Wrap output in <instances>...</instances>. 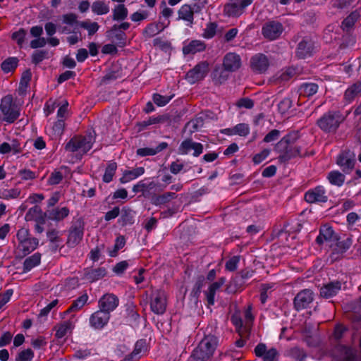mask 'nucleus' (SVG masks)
Wrapping results in <instances>:
<instances>
[{"instance_id": "0eeeda50", "label": "nucleus", "mask_w": 361, "mask_h": 361, "mask_svg": "<svg viewBox=\"0 0 361 361\" xmlns=\"http://www.w3.org/2000/svg\"><path fill=\"white\" fill-rule=\"evenodd\" d=\"M360 17V13L357 11H353L345 18L342 23V29L346 32V35L343 36L342 43L340 44V48L348 47L355 44V39L352 34L353 30L354 25L357 22Z\"/></svg>"}, {"instance_id": "bb28decb", "label": "nucleus", "mask_w": 361, "mask_h": 361, "mask_svg": "<svg viewBox=\"0 0 361 361\" xmlns=\"http://www.w3.org/2000/svg\"><path fill=\"white\" fill-rule=\"evenodd\" d=\"M250 132V128L249 125L244 123H238L232 128H227L221 130V133L226 135H239L240 137H246L249 135Z\"/></svg>"}, {"instance_id": "7ed1b4c3", "label": "nucleus", "mask_w": 361, "mask_h": 361, "mask_svg": "<svg viewBox=\"0 0 361 361\" xmlns=\"http://www.w3.org/2000/svg\"><path fill=\"white\" fill-rule=\"evenodd\" d=\"M217 344L216 336H205L193 350L190 358L194 361H208L213 356Z\"/></svg>"}, {"instance_id": "2f4dec72", "label": "nucleus", "mask_w": 361, "mask_h": 361, "mask_svg": "<svg viewBox=\"0 0 361 361\" xmlns=\"http://www.w3.org/2000/svg\"><path fill=\"white\" fill-rule=\"evenodd\" d=\"M73 328V322L71 320L65 321L55 326V336L57 338H63L71 334Z\"/></svg>"}, {"instance_id": "0e129e2a", "label": "nucleus", "mask_w": 361, "mask_h": 361, "mask_svg": "<svg viewBox=\"0 0 361 361\" xmlns=\"http://www.w3.org/2000/svg\"><path fill=\"white\" fill-rule=\"evenodd\" d=\"M62 173L59 171H54L51 173L48 179V183L49 185H57L62 180Z\"/></svg>"}, {"instance_id": "dca6fc26", "label": "nucleus", "mask_w": 361, "mask_h": 361, "mask_svg": "<svg viewBox=\"0 0 361 361\" xmlns=\"http://www.w3.org/2000/svg\"><path fill=\"white\" fill-rule=\"evenodd\" d=\"M191 151H193L194 157H199L203 152L202 144L194 142L192 139H186L180 143L178 147V153L182 155L188 154Z\"/></svg>"}, {"instance_id": "680f3d73", "label": "nucleus", "mask_w": 361, "mask_h": 361, "mask_svg": "<svg viewBox=\"0 0 361 361\" xmlns=\"http://www.w3.org/2000/svg\"><path fill=\"white\" fill-rule=\"evenodd\" d=\"M18 175L23 180H33L37 178L35 172L30 169H22L18 171Z\"/></svg>"}, {"instance_id": "f257e3e1", "label": "nucleus", "mask_w": 361, "mask_h": 361, "mask_svg": "<svg viewBox=\"0 0 361 361\" xmlns=\"http://www.w3.org/2000/svg\"><path fill=\"white\" fill-rule=\"evenodd\" d=\"M309 142L301 139L299 131L293 130L283 136L274 146V151L279 154V161L285 163L289 160L307 154Z\"/></svg>"}, {"instance_id": "58836bf2", "label": "nucleus", "mask_w": 361, "mask_h": 361, "mask_svg": "<svg viewBox=\"0 0 361 361\" xmlns=\"http://www.w3.org/2000/svg\"><path fill=\"white\" fill-rule=\"evenodd\" d=\"M113 20L121 21L125 20L128 16V9L124 4H118L113 9Z\"/></svg>"}, {"instance_id": "412c9836", "label": "nucleus", "mask_w": 361, "mask_h": 361, "mask_svg": "<svg viewBox=\"0 0 361 361\" xmlns=\"http://www.w3.org/2000/svg\"><path fill=\"white\" fill-rule=\"evenodd\" d=\"M111 315L101 310L92 313L89 319L90 325L94 329H103L109 322Z\"/></svg>"}, {"instance_id": "20e7f679", "label": "nucleus", "mask_w": 361, "mask_h": 361, "mask_svg": "<svg viewBox=\"0 0 361 361\" xmlns=\"http://www.w3.org/2000/svg\"><path fill=\"white\" fill-rule=\"evenodd\" d=\"M17 252L20 257H25L34 251L39 245V240L32 237L27 228H20L16 233Z\"/></svg>"}, {"instance_id": "774afa93", "label": "nucleus", "mask_w": 361, "mask_h": 361, "mask_svg": "<svg viewBox=\"0 0 361 361\" xmlns=\"http://www.w3.org/2000/svg\"><path fill=\"white\" fill-rule=\"evenodd\" d=\"M59 303V300L57 299L52 300L51 302L47 305L43 309L41 310L39 316L41 317H46L49 314L50 311L55 307Z\"/></svg>"}, {"instance_id": "c9c22d12", "label": "nucleus", "mask_w": 361, "mask_h": 361, "mask_svg": "<svg viewBox=\"0 0 361 361\" xmlns=\"http://www.w3.org/2000/svg\"><path fill=\"white\" fill-rule=\"evenodd\" d=\"M338 290V282H331L324 286L320 290L321 296L329 298L336 295Z\"/></svg>"}, {"instance_id": "5fc2aeb1", "label": "nucleus", "mask_w": 361, "mask_h": 361, "mask_svg": "<svg viewBox=\"0 0 361 361\" xmlns=\"http://www.w3.org/2000/svg\"><path fill=\"white\" fill-rule=\"evenodd\" d=\"M271 153V149H264L260 152L256 154L252 157V161L255 164H259L265 160Z\"/></svg>"}, {"instance_id": "69168bd1", "label": "nucleus", "mask_w": 361, "mask_h": 361, "mask_svg": "<svg viewBox=\"0 0 361 361\" xmlns=\"http://www.w3.org/2000/svg\"><path fill=\"white\" fill-rule=\"evenodd\" d=\"M281 132L279 130L273 129L267 133L263 139V142L266 143L271 142L279 139Z\"/></svg>"}, {"instance_id": "6e6d98bb", "label": "nucleus", "mask_w": 361, "mask_h": 361, "mask_svg": "<svg viewBox=\"0 0 361 361\" xmlns=\"http://www.w3.org/2000/svg\"><path fill=\"white\" fill-rule=\"evenodd\" d=\"M334 25H328L326 27V28L325 29L324 38L326 39V42L337 39V38L338 37V34L337 31L334 32Z\"/></svg>"}, {"instance_id": "c85d7f7f", "label": "nucleus", "mask_w": 361, "mask_h": 361, "mask_svg": "<svg viewBox=\"0 0 361 361\" xmlns=\"http://www.w3.org/2000/svg\"><path fill=\"white\" fill-rule=\"evenodd\" d=\"M205 48L206 44L203 41L195 39L184 44L183 47V52L185 55L195 54L197 52L203 51Z\"/></svg>"}, {"instance_id": "bf43d9fd", "label": "nucleus", "mask_w": 361, "mask_h": 361, "mask_svg": "<svg viewBox=\"0 0 361 361\" xmlns=\"http://www.w3.org/2000/svg\"><path fill=\"white\" fill-rule=\"evenodd\" d=\"M161 30L158 24L152 23L146 27L144 32L147 37H152L159 33Z\"/></svg>"}, {"instance_id": "1a4fd4ad", "label": "nucleus", "mask_w": 361, "mask_h": 361, "mask_svg": "<svg viewBox=\"0 0 361 361\" xmlns=\"http://www.w3.org/2000/svg\"><path fill=\"white\" fill-rule=\"evenodd\" d=\"M318 126L324 132L333 133L338 127V114L336 111L325 114L317 121Z\"/></svg>"}, {"instance_id": "f3484780", "label": "nucleus", "mask_w": 361, "mask_h": 361, "mask_svg": "<svg viewBox=\"0 0 361 361\" xmlns=\"http://www.w3.org/2000/svg\"><path fill=\"white\" fill-rule=\"evenodd\" d=\"M314 300V293L310 289L300 291L294 298V306L297 310L307 308Z\"/></svg>"}, {"instance_id": "603ef678", "label": "nucleus", "mask_w": 361, "mask_h": 361, "mask_svg": "<svg viewBox=\"0 0 361 361\" xmlns=\"http://www.w3.org/2000/svg\"><path fill=\"white\" fill-rule=\"evenodd\" d=\"M173 95L171 96H163L159 94L155 93L152 96L154 102L158 106H164L166 105L173 98Z\"/></svg>"}, {"instance_id": "ddd939ff", "label": "nucleus", "mask_w": 361, "mask_h": 361, "mask_svg": "<svg viewBox=\"0 0 361 361\" xmlns=\"http://www.w3.org/2000/svg\"><path fill=\"white\" fill-rule=\"evenodd\" d=\"M305 200L310 204L324 203L327 202L328 196L326 190L322 185L308 190L305 193Z\"/></svg>"}, {"instance_id": "37998d69", "label": "nucleus", "mask_w": 361, "mask_h": 361, "mask_svg": "<svg viewBox=\"0 0 361 361\" xmlns=\"http://www.w3.org/2000/svg\"><path fill=\"white\" fill-rule=\"evenodd\" d=\"M126 245V239L123 235L116 238L115 244L112 248H109L108 254L111 257L117 256L118 251Z\"/></svg>"}, {"instance_id": "7c9ffc66", "label": "nucleus", "mask_w": 361, "mask_h": 361, "mask_svg": "<svg viewBox=\"0 0 361 361\" xmlns=\"http://www.w3.org/2000/svg\"><path fill=\"white\" fill-rule=\"evenodd\" d=\"M224 283L225 279L221 278L219 281L212 283L205 291V295L209 305H213L214 304L216 293Z\"/></svg>"}, {"instance_id": "6e6552de", "label": "nucleus", "mask_w": 361, "mask_h": 361, "mask_svg": "<svg viewBox=\"0 0 361 361\" xmlns=\"http://www.w3.org/2000/svg\"><path fill=\"white\" fill-rule=\"evenodd\" d=\"M202 8L198 4L182 5L178 11V20H182L188 27L194 23V14L200 12Z\"/></svg>"}, {"instance_id": "3c124183", "label": "nucleus", "mask_w": 361, "mask_h": 361, "mask_svg": "<svg viewBox=\"0 0 361 361\" xmlns=\"http://www.w3.org/2000/svg\"><path fill=\"white\" fill-rule=\"evenodd\" d=\"M26 31L23 28L19 29L18 31L12 34V39L16 42L18 47H23L26 37Z\"/></svg>"}, {"instance_id": "864d4df0", "label": "nucleus", "mask_w": 361, "mask_h": 361, "mask_svg": "<svg viewBox=\"0 0 361 361\" xmlns=\"http://www.w3.org/2000/svg\"><path fill=\"white\" fill-rule=\"evenodd\" d=\"M33 357V351L28 348L19 352L16 357V361H32Z\"/></svg>"}, {"instance_id": "a19ab883", "label": "nucleus", "mask_w": 361, "mask_h": 361, "mask_svg": "<svg viewBox=\"0 0 361 361\" xmlns=\"http://www.w3.org/2000/svg\"><path fill=\"white\" fill-rule=\"evenodd\" d=\"M224 13L232 17L239 16L242 14L243 10L237 3H229L224 6Z\"/></svg>"}, {"instance_id": "4be33fe9", "label": "nucleus", "mask_w": 361, "mask_h": 361, "mask_svg": "<svg viewBox=\"0 0 361 361\" xmlns=\"http://www.w3.org/2000/svg\"><path fill=\"white\" fill-rule=\"evenodd\" d=\"M65 121L63 119H58L56 121L50 123L45 128L47 135L53 140H60L63 134Z\"/></svg>"}, {"instance_id": "c03bdc74", "label": "nucleus", "mask_w": 361, "mask_h": 361, "mask_svg": "<svg viewBox=\"0 0 361 361\" xmlns=\"http://www.w3.org/2000/svg\"><path fill=\"white\" fill-rule=\"evenodd\" d=\"M21 190L18 188L4 189L0 192V197L4 200L16 199L19 197Z\"/></svg>"}, {"instance_id": "2eb2a0df", "label": "nucleus", "mask_w": 361, "mask_h": 361, "mask_svg": "<svg viewBox=\"0 0 361 361\" xmlns=\"http://www.w3.org/2000/svg\"><path fill=\"white\" fill-rule=\"evenodd\" d=\"M119 305L118 298L113 293L102 295L98 301L99 309L109 314L114 311Z\"/></svg>"}, {"instance_id": "e433bc0d", "label": "nucleus", "mask_w": 361, "mask_h": 361, "mask_svg": "<svg viewBox=\"0 0 361 361\" xmlns=\"http://www.w3.org/2000/svg\"><path fill=\"white\" fill-rule=\"evenodd\" d=\"M88 295L85 293L75 300L70 307L64 312L68 314L69 312H78L81 310L88 300Z\"/></svg>"}, {"instance_id": "49530a36", "label": "nucleus", "mask_w": 361, "mask_h": 361, "mask_svg": "<svg viewBox=\"0 0 361 361\" xmlns=\"http://www.w3.org/2000/svg\"><path fill=\"white\" fill-rule=\"evenodd\" d=\"M79 27L87 30L88 35L90 36L95 34L99 28V25H98L97 23L91 22L88 20H85V21H81L79 23Z\"/></svg>"}, {"instance_id": "a18cd8bd", "label": "nucleus", "mask_w": 361, "mask_h": 361, "mask_svg": "<svg viewBox=\"0 0 361 361\" xmlns=\"http://www.w3.org/2000/svg\"><path fill=\"white\" fill-rule=\"evenodd\" d=\"M318 91V85L315 83H303L300 88L301 94H304L307 97H311L316 94Z\"/></svg>"}, {"instance_id": "c756f323", "label": "nucleus", "mask_w": 361, "mask_h": 361, "mask_svg": "<svg viewBox=\"0 0 361 361\" xmlns=\"http://www.w3.org/2000/svg\"><path fill=\"white\" fill-rule=\"evenodd\" d=\"M144 167H137L131 170H125L122 176L120 178V182L123 184L129 183L145 173Z\"/></svg>"}, {"instance_id": "f8f14e48", "label": "nucleus", "mask_w": 361, "mask_h": 361, "mask_svg": "<svg viewBox=\"0 0 361 361\" xmlns=\"http://www.w3.org/2000/svg\"><path fill=\"white\" fill-rule=\"evenodd\" d=\"M316 50L314 42L310 37L303 38L298 44L295 55L298 59H305L311 57Z\"/></svg>"}, {"instance_id": "b1692460", "label": "nucleus", "mask_w": 361, "mask_h": 361, "mask_svg": "<svg viewBox=\"0 0 361 361\" xmlns=\"http://www.w3.org/2000/svg\"><path fill=\"white\" fill-rule=\"evenodd\" d=\"M240 57L235 53L229 52L224 57L223 66L226 71H235L240 67Z\"/></svg>"}, {"instance_id": "052dcab7", "label": "nucleus", "mask_w": 361, "mask_h": 361, "mask_svg": "<svg viewBox=\"0 0 361 361\" xmlns=\"http://www.w3.org/2000/svg\"><path fill=\"white\" fill-rule=\"evenodd\" d=\"M121 221L123 225L131 224L133 223V216L132 211L130 209H123L122 210Z\"/></svg>"}, {"instance_id": "6ab92c4d", "label": "nucleus", "mask_w": 361, "mask_h": 361, "mask_svg": "<svg viewBox=\"0 0 361 361\" xmlns=\"http://www.w3.org/2000/svg\"><path fill=\"white\" fill-rule=\"evenodd\" d=\"M255 354L263 361H278L279 353L274 348L267 349L264 343H259L255 348Z\"/></svg>"}, {"instance_id": "39448f33", "label": "nucleus", "mask_w": 361, "mask_h": 361, "mask_svg": "<svg viewBox=\"0 0 361 361\" xmlns=\"http://www.w3.org/2000/svg\"><path fill=\"white\" fill-rule=\"evenodd\" d=\"M1 119L7 123H14L20 116V108L11 94L3 97L0 102Z\"/></svg>"}, {"instance_id": "9d476101", "label": "nucleus", "mask_w": 361, "mask_h": 361, "mask_svg": "<svg viewBox=\"0 0 361 361\" xmlns=\"http://www.w3.org/2000/svg\"><path fill=\"white\" fill-rule=\"evenodd\" d=\"M150 309L156 314H163L166 309V295L163 290H156L152 293Z\"/></svg>"}, {"instance_id": "09e8293b", "label": "nucleus", "mask_w": 361, "mask_h": 361, "mask_svg": "<svg viewBox=\"0 0 361 361\" xmlns=\"http://www.w3.org/2000/svg\"><path fill=\"white\" fill-rule=\"evenodd\" d=\"M361 92V82L355 83L349 87L345 92V97L348 100H351L356 95Z\"/></svg>"}, {"instance_id": "473e14b6", "label": "nucleus", "mask_w": 361, "mask_h": 361, "mask_svg": "<svg viewBox=\"0 0 361 361\" xmlns=\"http://www.w3.org/2000/svg\"><path fill=\"white\" fill-rule=\"evenodd\" d=\"M70 211L68 207H56L47 211V215L49 219L56 221H60L69 215Z\"/></svg>"}, {"instance_id": "393cba45", "label": "nucleus", "mask_w": 361, "mask_h": 361, "mask_svg": "<svg viewBox=\"0 0 361 361\" xmlns=\"http://www.w3.org/2000/svg\"><path fill=\"white\" fill-rule=\"evenodd\" d=\"M81 21L78 20V16L73 13H68L62 16V23L68 26H64L61 28L62 33L75 32V30L79 27V23Z\"/></svg>"}, {"instance_id": "4c0bfd02", "label": "nucleus", "mask_w": 361, "mask_h": 361, "mask_svg": "<svg viewBox=\"0 0 361 361\" xmlns=\"http://www.w3.org/2000/svg\"><path fill=\"white\" fill-rule=\"evenodd\" d=\"M91 8L94 14L99 16L107 14L110 11L109 4L103 1H96L93 2Z\"/></svg>"}, {"instance_id": "72a5a7b5", "label": "nucleus", "mask_w": 361, "mask_h": 361, "mask_svg": "<svg viewBox=\"0 0 361 361\" xmlns=\"http://www.w3.org/2000/svg\"><path fill=\"white\" fill-rule=\"evenodd\" d=\"M41 254L35 252L32 255L27 257L23 265V273H27L31 271L33 268L39 265L41 262Z\"/></svg>"}, {"instance_id": "a878e982", "label": "nucleus", "mask_w": 361, "mask_h": 361, "mask_svg": "<svg viewBox=\"0 0 361 361\" xmlns=\"http://www.w3.org/2000/svg\"><path fill=\"white\" fill-rule=\"evenodd\" d=\"M338 324L334 326V332L330 337L331 348L325 350V355L334 358V361H338Z\"/></svg>"}, {"instance_id": "9b49d317", "label": "nucleus", "mask_w": 361, "mask_h": 361, "mask_svg": "<svg viewBox=\"0 0 361 361\" xmlns=\"http://www.w3.org/2000/svg\"><path fill=\"white\" fill-rule=\"evenodd\" d=\"M209 64L205 61L197 63L192 69L190 70L185 76V79L190 84L204 79L209 72Z\"/></svg>"}, {"instance_id": "4468645a", "label": "nucleus", "mask_w": 361, "mask_h": 361, "mask_svg": "<svg viewBox=\"0 0 361 361\" xmlns=\"http://www.w3.org/2000/svg\"><path fill=\"white\" fill-rule=\"evenodd\" d=\"M283 31V25L278 21L267 22L262 27L263 36L269 39L274 40L279 38Z\"/></svg>"}, {"instance_id": "aec40b11", "label": "nucleus", "mask_w": 361, "mask_h": 361, "mask_svg": "<svg viewBox=\"0 0 361 361\" xmlns=\"http://www.w3.org/2000/svg\"><path fill=\"white\" fill-rule=\"evenodd\" d=\"M149 350L148 345L145 339H140L136 341L133 352L126 355L125 361H136L147 355Z\"/></svg>"}, {"instance_id": "5701e85b", "label": "nucleus", "mask_w": 361, "mask_h": 361, "mask_svg": "<svg viewBox=\"0 0 361 361\" xmlns=\"http://www.w3.org/2000/svg\"><path fill=\"white\" fill-rule=\"evenodd\" d=\"M250 64L252 69L257 73H264L269 66L268 58L262 54L252 56Z\"/></svg>"}, {"instance_id": "de8ad7c7", "label": "nucleus", "mask_w": 361, "mask_h": 361, "mask_svg": "<svg viewBox=\"0 0 361 361\" xmlns=\"http://www.w3.org/2000/svg\"><path fill=\"white\" fill-rule=\"evenodd\" d=\"M18 65V60L16 58L11 57L6 59L1 63V69L4 73H9L13 71Z\"/></svg>"}, {"instance_id": "e2e57ef3", "label": "nucleus", "mask_w": 361, "mask_h": 361, "mask_svg": "<svg viewBox=\"0 0 361 361\" xmlns=\"http://www.w3.org/2000/svg\"><path fill=\"white\" fill-rule=\"evenodd\" d=\"M13 293V291L12 289H8L4 293L0 295V310H2L4 305L10 301Z\"/></svg>"}, {"instance_id": "338daca9", "label": "nucleus", "mask_w": 361, "mask_h": 361, "mask_svg": "<svg viewBox=\"0 0 361 361\" xmlns=\"http://www.w3.org/2000/svg\"><path fill=\"white\" fill-rule=\"evenodd\" d=\"M117 32L112 36L113 41L115 42L119 47H123L126 44V34L121 31H116Z\"/></svg>"}, {"instance_id": "79ce46f5", "label": "nucleus", "mask_w": 361, "mask_h": 361, "mask_svg": "<svg viewBox=\"0 0 361 361\" xmlns=\"http://www.w3.org/2000/svg\"><path fill=\"white\" fill-rule=\"evenodd\" d=\"M177 197L175 192H168L163 195H158L152 199V203L154 205L159 206L169 202L171 200Z\"/></svg>"}, {"instance_id": "cd10ccee", "label": "nucleus", "mask_w": 361, "mask_h": 361, "mask_svg": "<svg viewBox=\"0 0 361 361\" xmlns=\"http://www.w3.org/2000/svg\"><path fill=\"white\" fill-rule=\"evenodd\" d=\"M106 275V270L104 267L87 268L83 272V279L90 283L97 281Z\"/></svg>"}, {"instance_id": "f03ea898", "label": "nucleus", "mask_w": 361, "mask_h": 361, "mask_svg": "<svg viewBox=\"0 0 361 361\" xmlns=\"http://www.w3.org/2000/svg\"><path fill=\"white\" fill-rule=\"evenodd\" d=\"M95 137L92 133H88L85 135L73 136L66 145V151L75 153L79 159L91 149Z\"/></svg>"}, {"instance_id": "4d7b16f0", "label": "nucleus", "mask_w": 361, "mask_h": 361, "mask_svg": "<svg viewBox=\"0 0 361 361\" xmlns=\"http://www.w3.org/2000/svg\"><path fill=\"white\" fill-rule=\"evenodd\" d=\"M48 51L45 50L35 51L32 55V62L38 64L47 57Z\"/></svg>"}, {"instance_id": "13d9d810", "label": "nucleus", "mask_w": 361, "mask_h": 361, "mask_svg": "<svg viewBox=\"0 0 361 361\" xmlns=\"http://www.w3.org/2000/svg\"><path fill=\"white\" fill-rule=\"evenodd\" d=\"M239 262L240 256H233L226 262L225 268L227 271H233L237 269Z\"/></svg>"}, {"instance_id": "8fccbe9b", "label": "nucleus", "mask_w": 361, "mask_h": 361, "mask_svg": "<svg viewBox=\"0 0 361 361\" xmlns=\"http://www.w3.org/2000/svg\"><path fill=\"white\" fill-rule=\"evenodd\" d=\"M217 25L215 23H209L204 29L202 37L205 39L213 38L216 32Z\"/></svg>"}, {"instance_id": "f704fd0d", "label": "nucleus", "mask_w": 361, "mask_h": 361, "mask_svg": "<svg viewBox=\"0 0 361 361\" xmlns=\"http://www.w3.org/2000/svg\"><path fill=\"white\" fill-rule=\"evenodd\" d=\"M26 221H34L35 222H41L44 224L45 219L42 214V209L38 206L31 207L25 216Z\"/></svg>"}, {"instance_id": "423d86ee", "label": "nucleus", "mask_w": 361, "mask_h": 361, "mask_svg": "<svg viewBox=\"0 0 361 361\" xmlns=\"http://www.w3.org/2000/svg\"><path fill=\"white\" fill-rule=\"evenodd\" d=\"M316 242L319 245L324 243H328V245L332 249L331 254V260L336 261L338 257L337 252L338 247V238L335 235L334 230L329 225L323 226L319 231V234L316 238Z\"/></svg>"}, {"instance_id": "a211bd4d", "label": "nucleus", "mask_w": 361, "mask_h": 361, "mask_svg": "<svg viewBox=\"0 0 361 361\" xmlns=\"http://www.w3.org/2000/svg\"><path fill=\"white\" fill-rule=\"evenodd\" d=\"M83 233V224L81 221L74 224L70 228L67 240V245L71 247H75L82 240Z\"/></svg>"}, {"instance_id": "ea45409f", "label": "nucleus", "mask_w": 361, "mask_h": 361, "mask_svg": "<svg viewBox=\"0 0 361 361\" xmlns=\"http://www.w3.org/2000/svg\"><path fill=\"white\" fill-rule=\"evenodd\" d=\"M116 169L117 164L114 161H109L106 167L102 180L106 183H110L113 180Z\"/></svg>"}]
</instances>
